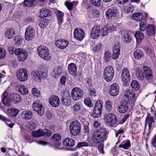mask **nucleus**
<instances>
[{"label":"nucleus","instance_id":"nucleus-1","mask_svg":"<svg viewBox=\"0 0 156 156\" xmlns=\"http://www.w3.org/2000/svg\"><path fill=\"white\" fill-rule=\"evenodd\" d=\"M107 133L106 129L101 127L92 134V138L93 141L96 144L104 142L107 139Z\"/></svg>","mask_w":156,"mask_h":156},{"label":"nucleus","instance_id":"nucleus-2","mask_svg":"<svg viewBox=\"0 0 156 156\" xmlns=\"http://www.w3.org/2000/svg\"><path fill=\"white\" fill-rule=\"evenodd\" d=\"M37 53L39 56L44 60L48 61L51 59V55L47 47L43 45L37 47Z\"/></svg>","mask_w":156,"mask_h":156},{"label":"nucleus","instance_id":"nucleus-3","mask_svg":"<svg viewBox=\"0 0 156 156\" xmlns=\"http://www.w3.org/2000/svg\"><path fill=\"white\" fill-rule=\"evenodd\" d=\"M31 76L33 80L40 82L42 78L46 77L48 75L46 70L40 71L34 70L31 73Z\"/></svg>","mask_w":156,"mask_h":156},{"label":"nucleus","instance_id":"nucleus-4","mask_svg":"<svg viewBox=\"0 0 156 156\" xmlns=\"http://www.w3.org/2000/svg\"><path fill=\"white\" fill-rule=\"evenodd\" d=\"M104 119L105 123L107 125L115 127L118 125L116 117L113 114H105Z\"/></svg>","mask_w":156,"mask_h":156},{"label":"nucleus","instance_id":"nucleus-5","mask_svg":"<svg viewBox=\"0 0 156 156\" xmlns=\"http://www.w3.org/2000/svg\"><path fill=\"white\" fill-rule=\"evenodd\" d=\"M80 124L77 121H73L69 126L70 133L73 136H76L78 135L80 133Z\"/></svg>","mask_w":156,"mask_h":156},{"label":"nucleus","instance_id":"nucleus-6","mask_svg":"<svg viewBox=\"0 0 156 156\" xmlns=\"http://www.w3.org/2000/svg\"><path fill=\"white\" fill-rule=\"evenodd\" d=\"M114 73V70L112 67L107 66L104 71L103 74V78L107 82H110L113 78Z\"/></svg>","mask_w":156,"mask_h":156},{"label":"nucleus","instance_id":"nucleus-7","mask_svg":"<svg viewBox=\"0 0 156 156\" xmlns=\"http://www.w3.org/2000/svg\"><path fill=\"white\" fill-rule=\"evenodd\" d=\"M121 78L123 85L126 86H128L130 82L131 76L127 68H124L123 69L121 74Z\"/></svg>","mask_w":156,"mask_h":156},{"label":"nucleus","instance_id":"nucleus-8","mask_svg":"<svg viewBox=\"0 0 156 156\" xmlns=\"http://www.w3.org/2000/svg\"><path fill=\"white\" fill-rule=\"evenodd\" d=\"M17 79L22 82L27 80L28 77V73L27 69L25 68L19 69L16 72Z\"/></svg>","mask_w":156,"mask_h":156},{"label":"nucleus","instance_id":"nucleus-9","mask_svg":"<svg viewBox=\"0 0 156 156\" xmlns=\"http://www.w3.org/2000/svg\"><path fill=\"white\" fill-rule=\"evenodd\" d=\"M17 55L19 61L22 62L25 61L27 58V52L25 49L22 48H16V55Z\"/></svg>","mask_w":156,"mask_h":156},{"label":"nucleus","instance_id":"nucleus-10","mask_svg":"<svg viewBox=\"0 0 156 156\" xmlns=\"http://www.w3.org/2000/svg\"><path fill=\"white\" fill-rule=\"evenodd\" d=\"M32 107L34 110L36 112L40 115L42 116L44 114V109L42 103L39 100L35 101L33 104Z\"/></svg>","mask_w":156,"mask_h":156},{"label":"nucleus","instance_id":"nucleus-11","mask_svg":"<svg viewBox=\"0 0 156 156\" xmlns=\"http://www.w3.org/2000/svg\"><path fill=\"white\" fill-rule=\"evenodd\" d=\"M71 95L72 98L73 100H78L83 97V90L80 88L75 87L72 90Z\"/></svg>","mask_w":156,"mask_h":156},{"label":"nucleus","instance_id":"nucleus-12","mask_svg":"<svg viewBox=\"0 0 156 156\" xmlns=\"http://www.w3.org/2000/svg\"><path fill=\"white\" fill-rule=\"evenodd\" d=\"M35 35V31L33 27L31 26L26 28L25 33V38L28 41L32 39Z\"/></svg>","mask_w":156,"mask_h":156},{"label":"nucleus","instance_id":"nucleus-13","mask_svg":"<svg viewBox=\"0 0 156 156\" xmlns=\"http://www.w3.org/2000/svg\"><path fill=\"white\" fill-rule=\"evenodd\" d=\"M74 36L75 39L79 41L83 40L85 34L83 31L80 28H76L74 30Z\"/></svg>","mask_w":156,"mask_h":156},{"label":"nucleus","instance_id":"nucleus-14","mask_svg":"<svg viewBox=\"0 0 156 156\" xmlns=\"http://www.w3.org/2000/svg\"><path fill=\"white\" fill-rule=\"evenodd\" d=\"M124 95L127 98L129 102L134 103L136 100L135 94L132 90L126 89L124 92Z\"/></svg>","mask_w":156,"mask_h":156},{"label":"nucleus","instance_id":"nucleus-15","mask_svg":"<svg viewBox=\"0 0 156 156\" xmlns=\"http://www.w3.org/2000/svg\"><path fill=\"white\" fill-rule=\"evenodd\" d=\"M68 41L62 39L56 40L55 41V45L59 49H63L66 48L68 45Z\"/></svg>","mask_w":156,"mask_h":156},{"label":"nucleus","instance_id":"nucleus-16","mask_svg":"<svg viewBox=\"0 0 156 156\" xmlns=\"http://www.w3.org/2000/svg\"><path fill=\"white\" fill-rule=\"evenodd\" d=\"M118 13L117 9L115 7L108 9L106 12V16L109 19H112L116 16Z\"/></svg>","mask_w":156,"mask_h":156},{"label":"nucleus","instance_id":"nucleus-17","mask_svg":"<svg viewBox=\"0 0 156 156\" xmlns=\"http://www.w3.org/2000/svg\"><path fill=\"white\" fill-rule=\"evenodd\" d=\"M100 27L98 26H94L92 29L90 36L93 39H95L99 36L100 34Z\"/></svg>","mask_w":156,"mask_h":156},{"label":"nucleus","instance_id":"nucleus-18","mask_svg":"<svg viewBox=\"0 0 156 156\" xmlns=\"http://www.w3.org/2000/svg\"><path fill=\"white\" fill-rule=\"evenodd\" d=\"M119 88L118 84L116 83H114L110 86L109 93L110 95L112 96L117 95L119 93Z\"/></svg>","mask_w":156,"mask_h":156},{"label":"nucleus","instance_id":"nucleus-19","mask_svg":"<svg viewBox=\"0 0 156 156\" xmlns=\"http://www.w3.org/2000/svg\"><path fill=\"white\" fill-rule=\"evenodd\" d=\"M49 102L51 106L55 107L59 105L60 103V100L57 96H52L49 98Z\"/></svg>","mask_w":156,"mask_h":156},{"label":"nucleus","instance_id":"nucleus-20","mask_svg":"<svg viewBox=\"0 0 156 156\" xmlns=\"http://www.w3.org/2000/svg\"><path fill=\"white\" fill-rule=\"evenodd\" d=\"M129 106L128 103L126 101L122 102V103L118 107V111L121 113H123L127 111Z\"/></svg>","mask_w":156,"mask_h":156},{"label":"nucleus","instance_id":"nucleus-21","mask_svg":"<svg viewBox=\"0 0 156 156\" xmlns=\"http://www.w3.org/2000/svg\"><path fill=\"white\" fill-rule=\"evenodd\" d=\"M2 102L5 105L9 106L11 105L10 101L9 100V95L8 93L6 91H5L2 96Z\"/></svg>","mask_w":156,"mask_h":156},{"label":"nucleus","instance_id":"nucleus-22","mask_svg":"<svg viewBox=\"0 0 156 156\" xmlns=\"http://www.w3.org/2000/svg\"><path fill=\"white\" fill-rule=\"evenodd\" d=\"M68 69L69 74L73 76L76 75L77 67L76 65L74 63H71L68 66Z\"/></svg>","mask_w":156,"mask_h":156},{"label":"nucleus","instance_id":"nucleus-23","mask_svg":"<svg viewBox=\"0 0 156 156\" xmlns=\"http://www.w3.org/2000/svg\"><path fill=\"white\" fill-rule=\"evenodd\" d=\"M143 70L147 80H149L152 78V72L150 68L147 66H144Z\"/></svg>","mask_w":156,"mask_h":156},{"label":"nucleus","instance_id":"nucleus-24","mask_svg":"<svg viewBox=\"0 0 156 156\" xmlns=\"http://www.w3.org/2000/svg\"><path fill=\"white\" fill-rule=\"evenodd\" d=\"M5 35L8 39H11L13 37L15 34V30L12 28L7 29L5 31Z\"/></svg>","mask_w":156,"mask_h":156},{"label":"nucleus","instance_id":"nucleus-25","mask_svg":"<svg viewBox=\"0 0 156 156\" xmlns=\"http://www.w3.org/2000/svg\"><path fill=\"white\" fill-rule=\"evenodd\" d=\"M10 99L16 104L19 103L21 101L20 95L16 93H13L11 94Z\"/></svg>","mask_w":156,"mask_h":156},{"label":"nucleus","instance_id":"nucleus-26","mask_svg":"<svg viewBox=\"0 0 156 156\" xmlns=\"http://www.w3.org/2000/svg\"><path fill=\"white\" fill-rule=\"evenodd\" d=\"M33 115L32 112L29 111H24L22 114L23 118L26 120L31 119L33 117Z\"/></svg>","mask_w":156,"mask_h":156},{"label":"nucleus","instance_id":"nucleus-27","mask_svg":"<svg viewBox=\"0 0 156 156\" xmlns=\"http://www.w3.org/2000/svg\"><path fill=\"white\" fill-rule=\"evenodd\" d=\"M75 142L72 138H67L63 141V144L66 146L73 147L75 145Z\"/></svg>","mask_w":156,"mask_h":156},{"label":"nucleus","instance_id":"nucleus-28","mask_svg":"<svg viewBox=\"0 0 156 156\" xmlns=\"http://www.w3.org/2000/svg\"><path fill=\"white\" fill-rule=\"evenodd\" d=\"M40 17L41 18L45 17L51 15V12L48 9L43 8L40 10Z\"/></svg>","mask_w":156,"mask_h":156},{"label":"nucleus","instance_id":"nucleus-29","mask_svg":"<svg viewBox=\"0 0 156 156\" xmlns=\"http://www.w3.org/2000/svg\"><path fill=\"white\" fill-rule=\"evenodd\" d=\"M134 36L136 37L137 43L138 44H140L144 38V34L139 31L136 32Z\"/></svg>","mask_w":156,"mask_h":156},{"label":"nucleus","instance_id":"nucleus-30","mask_svg":"<svg viewBox=\"0 0 156 156\" xmlns=\"http://www.w3.org/2000/svg\"><path fill=\"white\" fill-rule=\"evenodd\" d=\"M55 13L58 19V23L59 25H60L63 22L64 14L59 10L57 11Z\"/></svg>","mask_w":156,"mask_h":156},{"label":"nucleus","instance_id":"nucleus-31","mask_svg":"<svg viewBox=\"0 0 156 156\" xmlns=\"http://www.w3.org/2000/svg\"><path fill=\"white\" fill-rule=\"evenodd\" d=\"M146 34L150 36H153L155 33L154 28L151 25H148L147 26Z\"/></svg>","mask_w":156,"mask_h":156},{"label":"nucleus","instance_id":"nucleus-32","mask_svg":"<svg viewBox=\"0 0 156 156\" xmlns=\"http://www.w3.org/2000/svg\"><path fill=\"white\" fill-rule=\"evenodd\" d=\"M44 134V132L42 129H39L36 131H32V136L35 137L42 136Z\"/></svg>","mask_w":156,"mask_h":156},{"label":"nucleus","instance_id":"nucleus-33","mask_svg":"<svg viewBox=\"0 0 156 156\" xmlns=\"http://www.w3.org/2000/svg\"><path fill=\"white\" fill-rule=\"evenodd\" d=\"M134 56L136 59L141 58L144 56L143 51L139 49H136L134 52Z\"/></svg>","mask_w":156,"mask_h":156},{"label":"nucleus","instance_id":"nucleus-34","mask_svg":"<svg viewBox=\"0 0 156 156\" xmlns=\"http://www.w3.org/2000/svg\"><path fill=\"white\" fill-rule=\"evenodd\" d=\"M37 3L36 0H25L24 5L28 7L34 6Z\"/></svg>","mask_w":156,"mask_h":156},{"label":"nucleus","instance_id":"nucleus-35","mask_svg":"<svg viewBox=\"0 0 156 156\" xmlns=\"http://www.w3.org/2000/svg\"><path fill=\"white\" fill-rule=\"evenodd\" d=\"M132 17L133 19L139 21H141L144 18L143 15L140 12H136L133 14Z\"/></svg>","mask_w":156,"mask_h":156},{"label":"nucleus","instance_id":"nucleus-36","mask_svg":"<svg viewBox=\"0 0 156 156\" xmlns=\"http://www.w3.org/2000/svg\"><path fill=\"white\" fill-rule=\"evenodd\" d=\"M131 144L129 140H127L124 141L121 143L119 147V148H122L125 149H127L130 147Z\"/></svg>","mask_w":156,"mask_h":156},{"label":"nucleus","instance_id":"nucleus-37","mask_svg":"<svg viewBox=\"0 0 156 156\" xmlns=\"http://www.w3.org/2000/svg\"><path fill=\"white\" fill-rule=\"evenodd\" d=\"M23 39L21 37L17 36L14 39V43L16 45L19 46L23 44Z\"/></svg>","mask_w":156,"mask_h":156},{"label":"nucleus","instance_id":"nucleus-38","mask_svg":"<svg viewBox=\"0 0 156 156\" xmlns=\"http://www.w3.org/2000/svg\"><path fill=\"white\" fill-rule=\"evenodd\" d=\"M105 108L107 111L111 112L112 110V102L109 100H106L105 103Z\"/></svg>","mask_w":156,"mask_h":156},{"label":"nucleus","instance_id":"nucleus-39","mask_svg":"<svg viewBox=\"0 0 156 156\" xmlns=\"http://www.w3.org/2000/svg\"><path fill=\"white\" fill-rule=\"evenodd\" d=\"M19 112V110L16 108H12L8 110V112L10 116H16Z\"/></svg>","mask_w":156,"mask_h":156},{"label":"nucleus","instance_id":"nucleus-40","mask_svg":"<svg viewBox=\"0 0 156 156\" xmlns=\"http://www.w3.org/2000/svg\"><path fill=\"white\" fill-rule=\"evenodd\" d=\"M136 76L138 80L140 81L143 80L145 76L143 73V71L140 70H138L136 72Z\"/></svg>","mask_w":156,"mask_h":156},{"label":"nucleus","instance_id":"nucleus-41","mask_svg":"<svg viewBox=\"0 0 156 156\" xmlns=\"http://www.w3.org/2000/svg\"><path fill=\"white\" fill-rule=\"evenodd\" d=\"M77 3L76 2H66L65 3V5L67 7V9L69 11H71L72 10L73 6L76 5L77 4Z\"/></svg>","mask_w":156,"mask_h":156},{"label":"nucleus","instance_id":"nucleus-42","mask_svg":"<svg viewBox=\"0 0 156 156\" xmlns=\"http://www.w3.org/2000/svg\"><path fill=\"white\" fill-rule=\"evenodd\" d=\"M132 88L135 90H137L140 87L139 84L136 80H134L131 83Z\"/></svg>","mask_w":156,"mask_h":156},{"label":"nucleus","instance_id":"nucleus-43","mask_svg":"<svg viewBox=\"0 0 156 156\" xmlns=\"http://www.w3.org/2000/svg\"><path fill=\"white\" fill-rule=\"evenodd\" d=\"M62 102L63 105L66 106H68L70 104L71 101L69 97L65 98L64 96L63 97L62 100Z\"/></svg>","mask_w":156,"mask_h":156},{"label":"nucleus","instance_id":"nucleus-44","mask_svg":"<svg viewBox=\"0 0 156 156\" xmlns=\"http://www.w3.org/2000/svg\"><path fill=\"white\" fill-rule=\"evenodd\" d=\"M52 139L54 142H57V145L59 146L60 145V143L58 142L61 139V136L60 135L58 134H55L52 136Z\"/></svg>","mask_w":156,"mask_h":156},{"label":"nucleus","instance_id":"nucleus-45","mask_svg":"<svg viewBox=\"0 0 156 156\" xmlns=\"http://www.w3.org/2000/svg\"><path fill=\"white\" fill-rule=\"evenodd\" d=\"M32 94L33 96L35 97H39L40 96V92L35 87H33L32 88Z\"/></svg>","mask_w":156,"mask_h":156},{"label":"nucleus","instance_id":"nucleus-46","mask_svg":"<svg viewBox=\"0 0 156 156\" xmlns=\"http://www.w3.org/2000/svg\"><path fill=\"white\" fill-rule=\"evenodd\" d=\"M101 110L96 109L94 108L93 112V115L94 118H97L101 116Z\"/></svg>","mask_w":156,"mask_h":156},{"label":"nucleus","instance_id":"nucleus-47","mask_svg":"<svg viewBox=\"0 0 156 156\" xmlns=\"http://www.w3.org/2000/svg\"><path fill=\"white\" fill-rule=\"evenodd\" d=\"M120 47L119 42L116 40H115L113 44L112 50L120 51Z\"/></svg>","mask_w":156,"mask_h":156},{"label":"nucleus","instance_id":"nucleus-48","mask_svg":"<svg viewBox=\"0 0 156 156\" xmlns=\"http://www.w3.org/2000/svg\"><path fill=\"white\" fill-rule=\"evenodd\" d=\"M131 39V37L128 34L126 33L124 34L123 40L126 43H129L130 42Z\"/></svg>","mask_w":156,"mask_h":156},{"label":"nucleus","instance_id":"nucleus-49","mask_svg":"<svg viewBox=\"0 0 156 156\" xmlns=\"http://www.w3.org/2000/svg\"><path fill=\"white\" fill-rule=\"evenodd\" d=\"M103 102L100 100L98 101L96 103L94 108L96 109L102 110Z\"/></svg>","mask_w":156,"mask_h":156},{"label":"nucleus","instance_id":"nucleus-50","mask_svg":"<svg viewBox=\"0 0 156 156\" xmlns=\"http://www.w3.org/2000/svg\"><path fill=\"white\" fill-rule=\"evenodd\" d=\"M100 34L102 36H104L109 33V29L106 27H104L100 30Z\"/></svg>","mask_w":156,"mask_h":156},{"label":"nucleus","instance_id":"nucleus-51","mask_svg":"<svg viewBox=\"0 0 156 156\" xmlns=\"http://www.w3.org/2000/svg\"><path fill=\"white\" fill-rule=\"evenodd\" d=\"M111 54L108 51H105L104 54V59L105 62L109 61L111 58Z\"/></svg>","mask_w":156,"mask_h":156},{"label":"nucleus","instance_id":"nucleus-52","mask_svg":"<svg viewBox=\"0 0 156 156\" xmlns=\"http://www.w3.org/2000/svg\"><path fill=\"white\" fill-rule=\"evenodd\" d=\"M19 91L23 95L26 94L28 92V90L24 86H20L19 88Z\"/></svg>","mask_w":156,"mask_h":156},{"label":"nucleus","instance_id":"nucleus-53","mask_svg":"<svg viewBox=\"0 0 156 156\" xmlns=\"http://www.w3.org/2000/svg\"><path fill=\"white\" fill-rule=\"evenodd\" d=\"M48 24V21L45 19H43L41 21L39 25L40 27L42 28H44Z\"/></svg>","mask_w":156,"mask_h":156},{"label":"nucleus","instance_id":"nucleus-54","mask_svg":"<svg viewBox=\"0 0 156 156\" xmlns=\"http://www.w3.org/2000/svg\"><path fill=\"white\" fill-rule=\"evenodd\" d=\"M8 49L10 54L13 55L15 54L16 55V49L15 48L14 46H11L8 47Z\"/></svg>","mask_w":156,"mask_h":156},{"label":"nucleus","instance_id":"nucleus-55","mask_svg":"<svg viewBox=\"0 0 156 156\" xmlns=\"http://www.w3.org/2000/svg\"><path fill=\"white\" fill-rule=\"evenodd\" d=\"M82 107V105L79 103H77L75 104L73 107V109L75 112L79 111Z\"/></svg>","mask_w":156,"mask_h":156},{"label":"nucleus","instance_id":"nucleus-56","mask_svg":"<svg viewBox=\"0 0 156 156\" xmlns=\"http://www.w3.org/2000/svg\"><path fill=\"white\" fill-rule=\"evenodd\" d=\"M84 104L89 107H91L93 106V104L91 103V101L89 98H85L84 100Z\"/></svg>","mask_w":156,"mask_h":156},{"label":"nucleus","instance_id":"nucleus-57","mask_svg":"<svg viewBox=\"0 0 156 156\" xmlns=\"http://www.w3.org/2000/svg\"><path fill=\"white\" fill-rule=\"evenodd\" d=\"M89 146V144L85 142H80L77 145V148H80L82 147H87Z\"/></svg>","mask_w":156,"mask_h":156},{"label":"nucleus","instance_id":"nucleus-58","mask_svg":"<svg viewBox=\"0 0 156 156\" xmlns=\"http://www.w3.org/2000/svg\"><path fill=\"white\" fill-rule=\"evenodd\" d=\"M6 53L4 48L0 47V59H2L5 57Z\"/></svg>","mask_w":156,"mask_h":156},{"label":"nucleus","instance_id":"nucleus-59","mask_svg":"<svg viewBox=\"0 0 156 156\" xmlns=\"http://www.w3.org/2000/svg\"><path fill=\"white\" fill-rule=\"evenodd\" d=\"M90 1L92 4L95 6H99L100 5L101 0H90Z\"/></svg>","mask_w":156,"mask_h":156},{"label":"nucleus","instance_id":"nucleus-60","mask_svg":"<svg viewBox=\"0 0 156 156\" xmlns=\"http://www.w3.org/2000/svg\"><path fill=\"white\" fill-rule=\"evenodd\" d=\"M53 73L56 76H58L61 74L62 71L60 68L58 67L53 71Z\"/></svg>","mask_w":156,"mask_h":156},{"label":"nucleus","instance_id":"nucleus-61","mask_svg":"<svg viewBox=\"0 0 156 156\" xmlns=\"http://www.w3.org/2000/svg\"><path fill=\"white\" fill-rule=\"evenodd\" d=\"M146 29V25L144 22H141L140 24L139 30L141 31H144Z\"/></svg>","mask_w":156,"mask_h":156},{"label":"nucleus","instance_id":"nucleus-62","mask_svg":"<svg viewBox=\"0 0 156 156\" xmlns=\"http://www.w3.org/2000/svg\"><path fill=\"white\" fill-rule=\"evenodd\" d=\"M34 21V19L32 17H28L24 19V22L25 23H29L33 22Z\"/></svg>","mask_w":156,"mask_h":156},{"label":"nucleus","instance_id":"nucleus-63","mask_svg":"<svg viewBox=\"0 0 156 156\" xmlns=\"http://www.w3.org/2000/svg\"><path fill=\"white\" fill-rule=\"evenodd\" d=\"M104 145L103 144H101L98 146V150L99 151L101 154H104L105 152L104 150Z\"/></svg>","mask_w":156,"mask_h":156},{"label":"nucleus","instance_id":"nucleus-64","mask_svg":"<svg viewBox=\"0 0 156 156\" xmlns=\"http://www.w3.org/2000/svg\"><path fill=\"white\" fill-rule=\"evenodd\" d=\"M151 142L154 147H156V135L154 136L152 138Z\"/></svg>","mask_w":156,"mask_h":156}]
</instances>
